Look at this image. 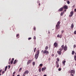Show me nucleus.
Segmentation results:
<instances>
[{"label":"nucleus","mask_w":76,"mask_h":76,"mask_svg":"<svg viewBox=\"0 0 76 76\" xmlns=\"http://www.w3.org/2000/svg\"><path fill=\"white\" fill-rule=\"evenodd\" d=\"M57 61H60V59H59L57 58Z\"/></svg>","instance_id":"nucleus-36"},{"label":"nucleus","mask_w":76,"mask_h":76,"mask_svg":"<svg viewBox=\"0 0 76 76\" xmlns=\"http://www.w3.org/2000/svg\"><path fill=\"white\" fill-rule=\"evenodd\" d=\"M75 51H72V55H73V54H75Z\"/></svg>","instance_id":"nucleus-24"},{"label":"nucleus","mask_w":76,"mask_h":76,"mask_svg":"<svg viewBox=\"0 0 76 76\" xmlns=\"http://www.w3.org/2000/svg\"><path fill=\"white\" fill-rule=\"evenodd\" d=\"M43 76H47V75H45Z\"/></svg>","instance_id":"nucleus-52"},{"label":"nucleus","mask_w":76,"mask_h":76,"mask_svg":"<svg viewBox=\"0 0 76 76\" xmlns=\"http://www.w3.org/2000/svg\"><path fill=\"white\" fill-rule=\"evenodd\" d=\"M75 7V5H74L73 6V7Z\"/></svg>","instance_id":"nucleus-55"},{"label":"nucleus","mask_w":76,"mask_h":76,"mask_svg":"<svg viewBox=\"0 0 76 76\" xmlns=\"http://www.w3.org/2000/svg\"><path fill=\"white\" fill-rule=\"evenodd\" d=\"M39 50H38L36 53V54L39 55Z\"/></svg>","instance_id":"nucleus-14"},{"label":"nucleus","mask_w":76,"mask_h":76,"mask_svg":"<svg viewBox=\"0 0 76 76\" xmlns=\"http://www.w3.org/2000/svg\"><path fill=\"white\" fill-rule=\"evenodd\" d=\"M58 64V62L57 61H56V65H57Z\"/></svg>","instance_id":"nucleus-25"},{"label":"nucleus","mask_w":76,"mask_h":76,"mask_svg":"<svg viewBox=\"0 0 76 76\" xmlns=\"http://www.w3.org/2000/svg\"><path fill=\"white\" fill-rule=\"evenodd\" d=\"M45 50H48V46H46L45 48Z\"/></svg>","instance_id":"nucleus-20"},{"label":"nucleus","mask_w":76,"mask_h":76,"mask_svg":"<svg viewBox=\"0 0 76 76\" xmlns=\"http://www.w3.org/2000/svg\"><path fill=\"white\" fill-rule=\"evenodd\" d=\"M63 7L64 9H68V6L66 5H64Z\"/></svg>","instance_id":"nucleus-7"},{"label":"nucleus","mask_w":76,"mask_h":76,"mask_svg":"<svg viewBox=\"0 0 76 76\" xmlns=\"http://www.w3.org/2000/svg\"><path fill=\"white\" fill-rule=\"evenodd\" d=\"M10 68V65H9L8 66V69H9Z\"/></svg>","instance_id":"nucleus-38"},{"label":"nucleus","mask_w":76,"mask_h":76,"mask_svg":"<svg viewBox=\"0 0 76 76\" xmlns=\"http://www.w3.org/2000/svg\"><path fill=\"white\" fill-rule=\"evenodd\" d=\"M13 61H14V58H12V61H11V64H13Z\"/></svg>","instance_id":"nucleus-16"},{"label":"nucleus","mask_w":76,"mask_h":76,"mask_svg":"<svg viewBox=\"0 0 76 76\" xmlns=\"http://www.w3.org/2000/svg\"><path fill=\"white\" fill-rule=\"evenodd\" d=\"M63 9H64L63 7L59 9L58 10V12H61L62 11H63Z\"/></svg>","instance_id":"nucleus-8"},{"label":"nucleus","mask_w":76,"mask_h":76,"mask_svg":"<svg viewBox=\"0 0 76 76\" xmlns=\"http://www.w3.org/2000/svg\"><path fill=\"white\" fill-rule=\"evenodd\" d=\"M66 63V61H62V64H63V66H65V63Z\"/></svg>","instance_id":"nucleus-11"},{"label":"nucleus","mask_w":76,"mask_h":76,"mask_svg":"<svg viewBox=\"0 0 76 76\" xmlns=\"http://www.w3.org/2000/svg\"><path fill=\"white\" fill-rule=\"evenodd\" d=\"M69 73H70V72L69 71Z\"/></svg>","instance_id":"nucleus-56"},{"label":"nucleus","mask_w":76,"mask_h":76,"mask_svg":"<svg viewBox=\"0 0 76 76\" xmlns=\"http://www.w3.org/2000/svg\"><path fill=\"white\" fill-rule=\"evenodd\" d=\"M26 75V74H28L29 73V71L27 70L24 73Z\"/></svg>","instance_id":"nucleus-9"},{"label":"nucleus","mask_w":76,"mask_h":76,"mask_svg":"<svg viewBox=\"0 0 76 76\" xmlns=\"http://www.w3.org/2000/svg\"><path fill=\"white\" fill-rule=\"evenodd\" d=\"M25 75H26V74H25L24 73H23V76H25Z\"/></svg>","instance_id":"nucleus-40"},{"label":"nucleus","mask_w":76,"mask_h":76,"mask_svg":"<svg viewBox=\"0 0 76 76\" xmlns=\"http://www.w3.org/2000/svg\"><path fill=\"white\" fill-rule=\"evenodd\" d=\"M0 76H1V74H0Z\"/></svg>","instance_id":"nucleus-60"},{"label":"nucleus","mask_w":76,"mask_h":76,"mask_svg":"<svg viewBox=\"0 0 76 76\" xmlns=\"http://www.w3.org/2000/svg\"><path fill=\"white\" fill-rule=\"evenodd\" d=\"M64 0V1H66V0Z\"/></svg>","instance_id":"nucleus-61"},{"label":"nucleus","mask_w":76,"mask_h":76,"mask_svg":"<svg viewBox=\"0 0 76 76\" xmlns=\"http://www.w3.org/2000/svg\"><path fill=\"white\" fill-rule=\"evenodd\" d=\"M75 55H76V52L75 53Z\"/></svg>","instance_id":"nucleus-59"},{"label":"nucleus","mask_w":76,"mask_h":76,"mask_svg":"<svg viewBox=\"0 0 76 76\" xmlns=\"http://www.w3.org/2000/svg\"><path fill=\"white\" fill-rule=\"evenodd\" d=\"M10 60H11V58H10L9 59V61H10Z\"/></svg>","instance_id":"nucleus-44"},{"label":"nucleus","mask_w":76,"mask_h":76,"mask_svg":"<svg viewBox=\"0 0 76 76\" xmlns=\"http://www.w3.org/2000/svg\"><path fill=\"white\" fill-rule=\"evenodd\" d=\"M61 68H58V70L59 71H61Z\"/></svg>","instance_id":"nucleus-27"},{"label":"nucleus","mask_w":76,"mask_h":76,"mask_svg":"<svg viewBox=\"0 0 76 76\" xmlns=\"http://www.w3.org/2000/svg\"><path fill=\"white\" fill-rule=\"evenodd\" d=\"M4 73H5V72L4 71H3L2 73V75H3V74H4Z\"/></svg>","instance_id":"nucleus-29"},{"label":"nucleus","mask_w":76,"mask_h":76,"mask_svg":"<svg viewBox=\"0 0 76 76\" xmlns=\"http://www.w3.org/2000/svg\"><path fill=\"white\" fill-rule=\"evenodd\" d=\"M73 11H72L70 13V14L69 15V17H72V16H73Z\"/></svg>","instance_id":"nucleus-6"},{"label":"nucleus","mask_w":76,"mask_h":76,"mask_svg":"<svg viewBox=\"0 0 76 76\" xmlns=\"http://www.w3.org/2000/svg\"><path fill=\"white\" fill-rule=\"evenodd\" d=\"M42 53H43V54H45L46 55H47V54H49V52L48 51H47L46 50H42L41 51Z\"/></svg>","instance_id":"nucleus-2"},{"label":"nucleus","mask_w":76,"mask_h":76,"mask_svg":"<svg viewBox=\"0 0 76 76\" xmlns=\"http://www.w3.org/2000/svg\"><path fill=\"white\" fill-rule=\"evenodd\" d=\"M22 70V68H20L19 69V70Z\"/></svg>","instance_id":"nucleus-43"},{"label":"nucleus","mask_w":76,"mask_h":76,"mask_svg":"<svg viewBox=\"0 0 76 76\" xmlns=\"http://www.w3.org/2000/svg\"><path fill=\"white\" fill-rule=\"evenodd\" d=\"M61 48H60L59 50L60 51H58L57 52V53L59 55H61V51H63V49L64 48V45H63L61 46Z\"/></svg>","instance_id":"nucleus-1"},{"label":"nucleus","mask_w":76,"mask_h":76,"mask_svg":"<svg viewBox=\"0 0 76 76\" xmlns=\"http://www.w3.org/2000/svg\"><path fill=\"white\" fill-rule=\"evenodd\" d=\"M29 38H31V37Z\"/></svg>","instance_id":"nucleus-58"},{"label":"nucleus","mask_w":76,"mask_h":76,"mask_svg":"<svg viewBox=\"0 0 76 76\" xmlns=\"http://www.w3.org/2000/svg\"><path fill=\"white\" fill-rule=\"evenodd\" d=\"M7 66L5 67V70H4V71H6V70H7Z\"/></svg>","instance_id":"nucleus-21"},{"label":"nucleus","mask_w":76,"mask_h":76,"mask_svg":"<svg viewBox=\"0 0 76 76\" xmlns=\"http://www.w3.org/2000/svg\"><path fill=\"white\" fill-rule=\"evenodd\" d=\"M70 73H71V76H74V74L75 73V69L74 70H71V71H70Z\"/></svg>","instance_id":"nucleus-4"},{"label":"nucleus","mask_w":76,"mask_h":76,"mask_svg":"<svg viewBox=\"0 0 76 76\" xmlns=\"http://www.w3.org/2000/svg\"><path fill=\"white\" fill-rule=\"evenodd\" d=\"M17 61L16 60H15L14 61V62H13L14 64H15L16 63V62H17Z\"/></svg>","instance_id":"nucleus-19"},{"label":"nucleus","mask_w":76,"mask_h":76,"mask_svg":"<svg viewBox=\"0 0 76 76\" xmlns=\"http://www.w3.org/2000/svg\"><path fill=\"white\" fill-rule=\"evenodd\" d=\"M32 61V60H29L27 62V64L28 65L29 63H31V62Z\"/></svg>","instance_id":"nucleus-15"},{"label":"nucleus","mask_w":76,"mask_h":76,"mask_svg":"<svg viewBox=\"0 0 76 76\" xmlns=\"http://www.w3.org/2000/svg\"><path fill=\"white\" fill-rule=\"evenodd\" d=\"M12 76H15V75H13Z\"/></svg>","instance_id":"nucleus-57"},{"label":"nucleus","mask_w":76,"mask_h":76,"mask_svg":"<svg viewBox=\"0 0 76 76\" xmlns=\"http://www.w3.org/2000/svg\"><path fill=\"white\" fill-rule=\"evenodd\" d=\"M46 69V68L45 67L44 68H42V72H44V70H45Z\"/></svg>","instance_id":"nucleus-17"},{"label":"nucleus","mask_w":76,"mask_h":76,"mask_svg":"<svg viewBox=\"0 0 76 76\" xmlns=\"http://www.w3.org/2000/svg\"><path fill=\"white\" fill-rule=\"evenodd\" d=\"M67 3V4H70V1H68Z\"/></svg>","instance_id":"nucleus-34"},{"label":"nucleus","mask_w":76,"mask_h":76,"mask_svg":"<svg viewBox=\"0 0 76 76\" xmlns=\"http://www.w3.org/2000/svg\"><path fill=\"white\" fill-rule=\"evenodd\" d=\"M50 61V58H49V59H48Z\"/></svg>","instance_id":"nucleus-51"},{"label":"nucleus","mask_w":76,"mask_h":76,"mask_svg":"<svg viewBox=\"0 0 76 76\" xmlns=\"http://www.w3.org/2000/svg\"><path fill=\"white\" fill-rule=\"evenodd\" d=\"M39 6H40V5H41V4L39 3Z\"/></svg>","instance_id":"nucleus-47"},{"label":"nucleus","mask_w":76,"mask_h":76,"mask_svg":"<svg viewBox=\"0 0 76 76\" xmlns=\"http://www.w3.org/2000/svg\"><path fill=\"white\" fill-rule=\"evenodd\" d=\"M62 33H63V32H64V31H62Z\"/></svg>","instance_id":"nucleus-49"},{"label":"nucleus","mask_w":76,"mask_h":76,"mask_svg":"<svg viewBox=\"0 0 76 76\" xmlns=\"http://www.w3.org/2000/svg\"><path fill=\"white\" fill-rule=\"evenodd\" d=\"M15 73H16V72H15V71L13 73V75H15Z\"/></svg>","instance_id":"nucleus-41"},{"label":"nucleus","mask_w":76,"mask_h":76,"mask_svg":"<svg viewBox=\"0 0 76 76\" xmlns=\"http://www.w3.org/2000/svg\"><path fill=\"white\" fill-rule=\"evenodd\" d=\"M75 11L76 12V9H75Z\"/></svg>","instance_id":"nucleus-48"},{"label":"nucleus","mask_w":76,"mask_h":76,"mask_svg":"<svg viewBox=\"0 0 76 76\" xmlns=\"http://www.w3.org/2000/svg\"><path fill=\"white\" fill-rule=\"evenodd\" d=\"M34 31H35V30H36V28H35V27H34Z\"/></svg>","instance_id":"nucleus-39"},{"label":"nucleus","mask_w":76,"mask_h":76,"mask_svg":"<svg viewBox=\"0 0 76 76\" xmlns=\"http://www.w3.org/2000/svg\"><path fill=\"white\" fill-rule=\"evenodd\" d=\"M28 40H30V39H31V38H28Z\"/></svg>","instance_id":"nucleus-46"},{"label":"nucleus","mask_w":76,"mask_h":76,"mask_svg":"<svg viewBox=\"0 0 76 76\" xmlns=\"http://www.w3.org/2000/svg\"><path fill=\"white\" fill-rule=\"evenodd\" d=\"M74 58L75 61H76V56H74Z\"/></svg>","instance_id":"nucleus-28"},{"label":"nucleus","mask_w":76,"mask_h":76,"mask_svg":"<svg viewBox=\"0 0 76 76\" xmlns=\"http://www.w3.org/2000/svg\"><path fill=\"white\" fill-rule=\"evenodd\" d=\"M39 56V55L37 54H35V59H37L38 58V56Z\"/></svg>","instance_id":"nucleus-12"},{"label":"nucleus","mask_w":76,"mask_h":76,"mask_svg":"<svg viewBox=\"0 0 76 76\" xmlns=\"http://www.w3.org/2000/svg\"><path fill=\"white\" fill-rule=\"evenodd\" d=\"M61 35H59V34H58L57 37H58V38H61Z\"/></svg>","instance_id":"nucleus-18"},{"label":"nucleus","mask_w":76,"mask_h":76,"mask_svg":"<svg viewBox=\"0 0 76 76\" xmlns=\"http://www.w3.org/2000/svg\"><path fill=\"white\" fill-rule=\"evenodd\" d=\"M39 66H41V67H42V64H40L39 65Z\"/></svg>","instance_id":"nucleus-33"},{"label":"nucleus","mask_w":76,"mask_h":76,"mask_svg":"<svg viewBox=\"0 0 76 76\" xmlns=\"http://www.w3.org/2000/svg\"><path fill=\"white\" fill-rule=\"evenodd\" d=\"M19 34H17L16 35V37H18L19 36Z\"/></svg>","instance_id":"nucleus-31"},{"label":"nucleus","mask_w":76,"mask_h":76,"mask_svg":"<svg viewBox=\"0 0 76 76\" xmlns=\"http://www.w3.org/2000/svg\"><path fill=\"white\" fill-rule=\"evenodd\" d=\"M71 28L72 29H73V28H74V25L73 24V23H72V24L71 26Z\"/></svg>","instance_id":"nucleus-10"},{"label":"nucleus","mask_w":76,"mask_h":76,"mask_svg":"<svg viewBox=\"0 0 76 76\" xmlns=\"http://www.w3.org/2000/svg\"><path fill=\"white\" fill-rule=\"evenodd\" d=\"M1 71H2V69H1L0 70V73H1Z\"/></svg>","instance_id":"nucleus-42"},{"label":"nucleus","mask_w":76,"mask_h":76,"mask_svg":"<svg viewBox=\"0 0 76 76\" xmlns=\"http://www.w3.org/2000/svg\"><path fill=\"white\" fill-rule=\"evenodd\" d=\"M76 46L75 45H74V46H73L74 48H76Z\"/></svg>","instance_id":"nucleus-35"},{"label":"nucleus","mask_w":76,"mask_h":76,"mask_svg":"<svg viewBox=\"0 0 76 76\" xmlns=\"http://www.w3.org/2000/svg\"><path fill=\"white\" fill-rule=\"evenodd\" d=\"M54 56V54L52 55V56Z\"/></svg>","instance_id":"nucleus-50"},{"label":"nucleus","mask_w":76,"mask_h":76,"mask_svg":"<svg viewBox=\"0 0 76 76\" xmlns=\"http://www.w3.org/2000/svg\"><path fill=\"white\" fill-rule=\"evenodd\" d=\"M58 45V44L56 42H55L54 44V45L55 47H57V46Z\"/></svg>","instance_id":"nucleus-13"},{"label":"nucleus","mask_w":76,"mask_h":76,"mask_svg":"<svg viewBox=\"0 0 76 76\" xmlns=\"http://www.w3.org/2000/svg\"><path fill=\"white\" fill-rule=\"evenodd\" d=\"M17 76H20V75H17Z\"/></svg>","instance_id":"nucleus-54"},{"label":"nucleus","mask_w":76,"mask_h":76,"mask_svg":"<svg viewBox=\"0 0 76 76\" xmlns=\"http://www.w3.org/2000/svg\"><path fill=\"white\" fill-rule=\"evenodd\" d=\"M66 9H65L64 12H66Z\"/></svg>","instance_id":"nucleus-53"},{"label":"nucleus","mask_w":76,"mask_h":76,"mask_svg":"<svg viewBox=\"0 0 76 76\" xmlns=\"http://www.w3.org/2000/svg\"><path fill=\"white\" fill-rule=\"evenodd\" d=\"M61 22L60 21H58L57 23L56 26V29H58L60 28V24Z\"/></svg>","instance_id":"nucleus-3"},{"label":"nucleus","mask_w":76,"mask_h":76,"mask_svg":"<svg viewBox=\"0 0 76 76\" xmlns=\"http://www.w3.org/2000/svg\"><path fill=\"white\" fill-rule=\"evenodd\" d=\"M56 65L57 66H56L57 67V68H58V67H59V65L58 64V65Z\"/></svg>","instance_id":"nucleus-30"},{"label":"nucleus","mask_w":76,"mask_h":76,"mask_svg":"<svg viewBox=\"0 0 76 76\" xmlns=\"http://www.w3.org/2000/svg\"><path fill=\"white\" fill-rule=\"evenodd\" d=\"M35 63L34 62L33 63V66H35Z\"/></svg>","instance_id":"nucleus-26"},{"label":"nucleus","mask_w":76,"mask_h":76,"mask_svg":"<svg viewBox=\"0 0 76 76\" xmlns=\"http://www.w3.org/2000/svg\"><path fill=\"white\" fill-rule=\"evenodd\" d=\"M63 14H64V12H61V16H63Z\"/></svg>","instance_id":"nucleus-22"},{"label":"nucleus","mask_w":76,"mask_h":76,"mask_svg":"<svg viewBox=\"0 0 76 76\" xmlns=\"http://www.w3.org/2000/svg\"><path fill=\"white\" fill-rule=\"evenodd\" d=\"M74 34H75V35L76 34V31H75L74 32Z\"/></svg>","instance_id":"nucleus-32"},{"label":"nucleus","mask_w":76,"mask_h":76,"mask_svg":"<svg viewBox=\"0 0 76 76\" xmlns=\"http://www.w3.org/2000/svg\"><path fill=\"white\" fill-rule=\"evenodd\" d=\"M63 49L64 50V51H67V46L66 45L65 46H64Z\"/></svg>","instance_id":"nucleus-5"},{"label":"nucleus","mask_w":76,"mask_h":76,"mask_svg":"<svg viewBox=\"0 0 76 76\" xmlns=\"http://www.w3.org/2000/svg\"><path fill=\"white\" fill-rule=\"evenodd\" d=\"M39 72H40V73H41V68H39Z\"/></svg>","instance_id":"nucleus-37"},{"label":"nucleus","mask_w":76,"mask_h":76,"mask_svg":"<svg viewBox=\"0 0 76 76\" xmlns=\"http://www.w3.org/2000/svg\"><path fill=\"white\" fill-rule=\"evenodd\" d=\"M37 49V48H35L34 49V53H35V51H36V50Z\"/></svg>","instance_id":"nucleus-23"},{"label":"nucleus","mask_w":76,"mask_h":76,"mask_svg":"<svg viewBox=\"0 0 76 76\" xmlns=\"http://www.w3.org/2000/svg\"><path fill=\"white\" fill-rule=\"evenodd\" d=\"M37 3H39V1H37Z\"/></svg>","instance_id":"nucleus-45"}]
</instances>
